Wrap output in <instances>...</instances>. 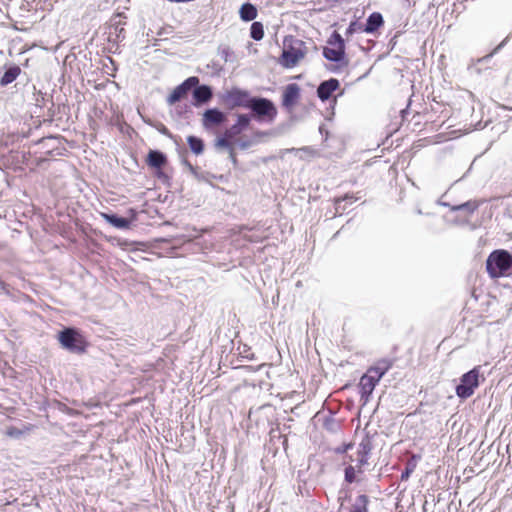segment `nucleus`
Returning a JSON list of instances; mask_svg holds the SVG:
<instances>
[{"mask_svg": "<svg viewBox=\"0 0 512 512\" xmlns=\"http://www.w3.org/2000/svg\"><path fill=\"white\" fill-rule=\"evenodd\" d=\"M308 53L306 43L293 36L284 38L283 51L279 58V64L285 68H294Z\"/></svg>", "mask_w": 512, "mask_h": 512, "instance_id": "f257e3e1", "label": "nucleus"}, {"mask_svg": "<svg viewBox=\"0 0 512 512\" xmlns=\"http://www.w3.org/2000/svg\"><path fill=\"white\" fill-rule=\"evenodd\" d=\"M511 265L512 256L506 250H495L486 261L487 272L493 278L505 275L511 268Z\"/></svg>", "mask_w": 512, "mask_h": 512, "instance_id": "f03ea898", "label": "nucleus"}, {"mask_svg": "<svg viewBox=\"0 0 512 512\" xmlns=\"http://www.w3.org/2000/svg\"><path fill=\"white\" fill-rule=\"evenodd\" d=\"M480 366L474 367L460 378V383L456 386V394L461 399H467L474 394L475 389L480 384Z\"/></svg>", "mask_w": 512, "mask_h": 512, "instance_id": "7ed1b4c3", "label": "nucleus"}, {"mask_svg": "<svg viewBox=\"0 0 512 512\" xmlns=\"http://www.w3.org/2000/svg\"><path fill=\"white\" fill-rule=\"evenodd\" d=\"M61 345L74 353H81L85 350V341L83 336L73 328H65L58 336Z\"/></svg>", "mask_w": 512, "mask_h": 512, "instance_id": "20e7f679", "label": "nucleus"}, {"mask_svg": "<svg viewBox=\"0 0 512 512\" xmlns=\"http://www.w3.org/2000/svg\"><path fill=\"white\" fill-rule=\"evenodd\" d=\"M328 43L330 46L324 48L323 56L329 61H342L345 55V44L341 35L335 32Z\"/></svg>", "mask_w": 512, "mask_h": 512, "instance_id": "39448f33", "label": "nucleus"}, {"mask_svg": "<svg viewBox=\"0 0 512 512\" xmlns=\"http://www.w3.org/2000/svg\"><path fill=\"white\" fill-rule=\"evenodd\" d=\"M248 108H250L256 116L267 117L269 121H272L277 114L274 104L265 98H251Z\"/></svg>", "mask_w": 512, "mask_h": 512, "instance_id": "423d86ee", "label": "nucleus"}, {"mask_svg": "<svg viewBox=\"0 0 512 512\" xmlns=\"http://www.w3.org/2000/svg\"><path fill=\"white\" fill-rule=\"evenodd\" d=\"M199 84V78L196 76H191L187 78L184 82L174 88L171 94L167 97L168 105H173L176 102L180 101L184 98L188 92L195 86Z\"/></svg>", "mask_w": 512, "mask_h": 512, "instance_id": "0eeeda50", "label": "nucleus"}, {"mask_svg": "<svg viewBox=\"0 0 512 512\" xmlns=\"http://www.w3.org/2000/svg\"><path fill=\"white\" fill-rule=\"evenodd\" d=\"M226 114L217 108L207 109L202 115V126L210 130L226 121Z\"/></svg>", "mask_w": 512, "mask_h": 512, "instance_id": "6e6552de", "label": "nucleus"}, {"mask_svg": "<svg viewBox=\"0 0 512 512\" xmlns=\"http://www.w3.org/2000/svg\"><path fill=\"white\" fill-rule=\"evenodd\" d=\"M248 93L240 89H232L224 95L225 103L231 107H248L249 104Z\"/></svg>", "mask_w": 512, "mask_h": 512, "instance_id": "1a4fd4ad", "label": "nucleus"}, {"mask_svg": "<svg viewBox=\"0 0 512 512\" xmlns=\"http://www.w3.org/2000/svg\"><path fill=\"white\" fill-rule=\"evenodd\" d=\"M300 97V88L297 84H289L286 86L284 93H283V99H282V105L288 109L291 110L294 105L296 104L297 100Z\"/></svg>", "mask_w": 512, "mask_h": 512, "instance_id": "9d476101", "label": "nucleus"}, {"mask_svg": "<svg viewBox=\"0 0 512 512\" xmlns=\"http://www.w3.org/2000/svg\"><path fill=\"white\" fill-rule=\"evenodd\" d=\"M194 105L199 106L209 102L213 96V91L208 85H197L193 87Z\"/></svg>", "mask_w": 512, "mask_h": 512, "instance_id": "9b49d317", "label": "nucleus"}, {"mask_svg": "<svg viewBox=\"0 0 512 512\" xmlns=\"http://www.w3.org/2000/svg\"><path fill=\"white\" fill-rule=\"evenodd\" d=\"M250 120V116L247 114L238 115L237 122L226 129V136L234 139L249 127Z\"/></svg>", "mask_w": 512, "mask_h": 512, "instance_id": "f8f14e48", "label": "nucleus"}, {"mask_svg": "<svg viewBox=\"0 0 512 512\" xmlns=\"http://www.w3.org/2000/svg\"><path fill=\"white\" fill-rule=\"evenodd\" d=\"M339 87V81L335 78L323 81L317 89V95L322 101H326L330 98L332 93Z\"/></svg>", "mask_w": 512, "mask_h": 512, "instance_id": "ddd939ff", "label": "nucleus"}, {"mask_svg": "<svg viewBox=\"0 0 512 512\" xmlns=\"http://www.w3.org/2000/svg\"><path fill=\"white\" fill-rule=\"evenodd\" d=\"M377 384L378 381H374V379L368 377L367 375H363L361 377L359 382V388L361 393V399L364 401V403H367L369 401V398Z\"/></svg>", "mask_w": 512, "mask_h": 512, "instance_id": "4468645a", "label": "nucleus"}, {"mask_svg": "<svg viewBox=\"0 0 512 512\" xmlns=\"http://www.w3.org/2000/svg\"><path fill=\"white\" fill-rule=\"evenodd\" d=\"M384 24L383 16L379 12L370 14L366 20L364 32L373 34Z\"/></svg>", "mask_w": 512, "mask_h": 512, "instance_id": "2eb2a0df", "label": "nucleus"}, {"mask_svg": "<svg viewBox=\"0 0 512 512\" xmlns=\"http://www.w3.org/2000/svg\"><path fill=\"white\" fill-rule=\"evenodd\" d=\"M101 217L107 223L118 229H128L130 227V221L128 219L119 217L115 214L101 213Z\"/></svg>", "mask_w": 512, "mask_h": 512, "instance_id": "dca6fc26", "label": "nucleus"}, {"mask_svg": "<svg viewBox=\"0 0 512 512\" xmlns=\"http://www.w3.org/2000/svg\"><path fill=\"white\" fill-rule=\"evenodd\" d=\"M257 13V8L249 2L244 3L239 10L240 18L245 22L254 20L257 17Z\"/></svg>", "mask_w": 512, "mask_h": 512, "instance_id": "f3484780", "label": "nucleus"}, {"mask_svg": "<svg viewBox=\"0 0 512 512\" xmlns=\"http://www.w3.org/2000/svg\"><path fill=\"white\" fill-rule=\"evenodd\" d=\"M20 72H21V69L19 66H16V65L10 66L3 74L2 78L0 79V84L2 86H6V85L12 83L19 76Z\"/></svg>", "mask_w": 512, "mask_h": 512, "instance_id": "a211bd4d", "label": "nucleus"}, {"mask_svg": "<svg viewBox=\"0 0 512 512\" xmlns=\"http://www.w3.org/2000/svg\"><path fill=\"white\" fill-rule=\"evenodd\" d=\"M231 140H233L232 137L226 136V131L224 132L222 137L217 138L215 142V147L217 149H227L230 153L231 159L235 162V156H234V149L231 144Z\"/></svg>", "mask_w": 512, "mask_h": 512, "instance_id": "6ab92c4d", "label": "nucleus"}, {"mask_svg": "<svg viewBox=\"0 0 512 512\" xmlns=\"http://www.w3.org/2000/svg\"><path fill=\"white\" fill-rule=\"evenodd\" d=\"M147 162L151 167L160 168L165 164L166 157L162 152L150 151L148 154Z\"/></svg>", "mask_w": 512, "mask_h": 512, "instance_id": "aec40b11", "label": "nucleus"}, {"mask_svg": "<svg viewBox=\"0 0 512 512\" xmlns=\"http://www.w3.org/2000/svg\"><path fill=\"white\" fill-rule=\"evenodd\" d=\"M187 142H188V145H189L191 151L193 153H195L196 155H199L203 152L204 144L200 138L195 137V136H189L187 138Z\"/></svg>", "mask_w": 512, "mask_h": 512, "instance_id": "412c9836", "label": "nucleus"}, {"mask_svg": "<svg viewBox=\"0 0 512 512\" xmlns=\"http://www.w3.org/2000/svg\"><path fill=\"white\" fill-rule=\"evenodd\" d=\"M368 497L366 495H359L356 499L355 504L351 508L350 512H368Z\"/></svg>", "mask_w": 512, "mask_h": 512, "instance_id": "4be33fe9", "label": "nucleus"}, {"mask_svg": "<svg viewBox=\"0 0 512 512\" xmlns=\"http://www.w3.org/2000/svg\"><path fill=\"white\" fill-rule=\"evenodd\" d=\"M250 36L252 39L259 41L264 37L263 24L260 22H253L250 27Z\"/></svg>", "mask_w": 512, "mask_h": 512, "instance_id": "5701e85b", "label": "nucleus"}, {"mask_svg": "<svg viewBox=\"0 0 512 512\" xmlns=\"http://www.w3.org/2000/svg\"><path fill=\"white\" fill-rule=\"evenodd\" d=\"M477 208L478 203L476 201H467L463 204L453 206L451 209L453 211L464 210L467 211L468 213H473Z\"/></svg>", "mask_w": 512, "mask_h": 512, "instance_id": "b1692460", "label": "nucleus"}, {"mask_svg": "<svg viewBox=\"0 0 512 512\" xmlns=\"http://www.w3.org/2000/svg\"><path fill=\"white\" fill-rule=\"evenodd\" d=\"M371 451V443L368 439H363L358 446V455L368 456Z\"/></svg>", "mask_w": 512, "mask_h": 512, "instance_id": "393cba45", "label": "nucleus"}, {"mask_svg": "<svg viewBox=\"0 0 512 512\" xmlns=\"http://www.w3.org/2000/svg\"><path fill=\"white\" fill-rule=\"evenodd\" d=\"M391 366L392 362L388 359H382L378 361L375 365V367L382 373L383 376L391 368Z\"/></svg>", "mask_w": 512, "mask_h": 512, "instance_id": "a878e982", "label": "nucleus"}, {"mask_svg": "<svg viewBox=\"0 0 512 512\" xmlns=\"http://www.w3.org/2000/svg\"><path fill=\"white\" fill-rule=\"evenodd\" d=\"M364 375H367L368 377H371L372 379H374V381H378V382L383 377L382 373L375 366L370 367Z\"/></svg>", "mask_w": 512, "mask_h": 512, "instance_id": "bb28decb", "label": "nucleus"}, {"mask_svg": "<svg viewBox=\"0 0 512 512\" xmlns=\"http://www.w3.org/2000/svg\"><path fill=\"white\" fill-rule=\"evenodd\" d=\"M345 480L348 483H353L356 480V471L353 466H348L345 468Z\"/></svg>", "mask_w": 512, "mask_h": 512, "instance_id": "cd10ccee", "label": "nucleus"}, {"mask_svg": "<svg viewBox=\"0 0 512 512\" xmlns=\"http://www.w3.org/2000/svg\"><path fill=\"white\" fill-rule=\"evenodd\" d=\"M415 467H416L415 463H413L411 461L408 462L405 470L401 474V479L402 480H407L410 477V475L413 473Z\"/></svg>", "mask_w": 512, "mask_h": 512, "instance_id": "c85d7f7f", "label": "nucleus"}, {"mask_svg": "<svg viewBox=\"0 0 512 512\" xmlns=\"http://www.w3.org/2000/svg\"><path fill=\"white\" fill-rule=\"evenodd\" d=\"M347 200H349L350 203H352L355 200V198L353 196L346 195L344 198L336 200V211L337 212H339L340 210H345V206L342 207V203Z\"/></svg>", "mask_w": 512, "mask_h": 512, "instance_id": "c756f323", "label": "nucleus"}, {"mask_svg": "<svg viewBox=\"0 0 512 512\" xmlns=\"http://www.w3.org/2000/svg\"><path fill=\"white\" fill-rule=\"evenodd\" d=\"M156 128H157V130H158L162 135H165V136H168V137H170V136H171L170 131L168 130V128H167L164 124L160 123V124H158V125L156 126Z\"/></svg>", "mask_w": 512, "mask_h": 512, "instance_id": "7c9ffc66", "label": "nucleus"}, {"mask_svg": "<svg viewBox=\"0 0 512 512\" xmlns=\"http://www.w3.org/2000/svg\"><path fill=\"white\" fill-rule=\"evenodd\" d=\"M359 458H358V464H359V469L361 468V466L363 465H366L367 462H368V456H364V455H358Z\"/></svg>", "mask_w": 512, "mask_h": 512, "instance_id": "2f4dec72", "label": "nucleus"}, {"mask_svg": "<svg viewBox=\"0 0 512 512\" xmlns=\"http://www.w3.org/2000/svg\"><path fill=\"white\" fill-rule=\"evenodd\" d=\"M505 41H503L501 44H499V46L495 49V51H497L498 49H500L503 45H504Z\"/></svg>", "mask_w": 512, "mask_h": 512, "instance_id": "473e14b6", "label": "nucleus"}]
</instances>
